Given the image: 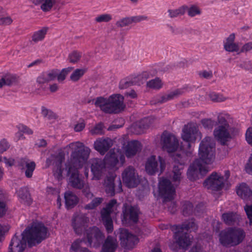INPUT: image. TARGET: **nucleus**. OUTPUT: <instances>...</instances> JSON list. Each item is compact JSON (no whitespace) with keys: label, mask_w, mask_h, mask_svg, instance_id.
Here are the masks:
<instances>
[{"label":"nucleus","mask_w":252,"mask_h":252,"mask_svg":"<svg viewBox=\"0 0 252 252\" xmlns=\"http://www.w3.org/2000/svg\"><path fill=\"white\" fill-rule=\"evenodd\" d=\"M72 152L70 161L66 167L81 168L87 161L91 152L90 149L79 141L72 142L67 145Z\"/></svg>","instance_id":"nucleus-1"},{"label":"nucleus","mask_w":252,"mask_h":252,"mask_svg":"<svg viewBox=\"0 0 252 252\" xmlns=\"http://www.w3.org/2000/svg\"><path fill=\"white\" fill-rule=\"evenodd\" d=\"M215 143L210 137H205L200 142L198 149L199 158L205 164L212 163L215 158Z\"/></svg>","instance_id":"nucleus-2"},{"label":"nucleus","mask_w":252,"mask_h":252,"mask_svg":"<svg viewBox=\"0 0 252 252\" xmlns=\"http://www.w3.org/2000/svg\"><path fill=\"white\" fill-rule=\"evenodd\" d=\"M245 237V233L243 229L230 228L220 233L219 240L223 246H236L242 242Z\"/></svg>","instance_id":"nucleus-3"},{"label":"nucleus","mask_w":252,"mask_h":252,"mask_svg":"<svg viewBox=\"0 0 252 252\" xmlns=\"http://www.w3.org/2000/svg\"><path fill=\"white\" fill-rule=\"evenodd\" d=\"M24 231H26L28 244L31 246L40 243L47 237V228L41 222L33 223L31 228Z\"/></svg>","instance_id":"nucleus-4"},{"label":"nucleus","mask_w":252,"mask_h":252,"mask_svg":"<svg viewBox=\"0 0 252 252\" xmlns=\"http://www.w3.org/2000/svg\"><path fill=\"white\" fill-rule=\"evenodd\" d=\"M208 171V167L200 159H195L188 170V178L190 181L196 180L203 177Z\"/></svg>","instance_id":"nucleus-5"},{"label":"nucleus","mask_w":252,"mask_h":252,"mask_svg":"<svg viewBox=\"0 0 252 252\" xmlns=\"http://www.w3.org/2000/svg\"><path fill=\"white\" fill-rule=\"evenodd\" d=\"M202 134L194 125H185L182 130V138L186 142L188 149L191 147L190 142H194L197 139H201Z\"/></svg>","instance_id":"nucleus-6"},{"label":"nucleus","mask_w":252,"mask_h":252,"mask_svg":"<svg viewBox=\"0 0 252 252\" xmlns=\"http://www.w3.org/2000/svg\"><path fill=\"white\" fill-rule=\"evenodd\" d=\"M165 167V162L162 158L158 157V161L155 156H152L147 159L145 170L148 174L153 175L156 173H162Z\"/></svg>","instance_id":"nucleus-7"},{"label":"nucleus","mask_w":252,"mask_h":252,"mask_svg":"<svg viewBox=\"0 0 252 252\" xmlns=\"http://www.w3.org/2000/svg\"><path fill=\"white\" fill-rule=\"evenodd\" d=\"M124 97L120 94H116L111 95L108 98L106 113H118L123 110L125 107L124 103Z\"/></svg>","instance_id":"nucleus-8"},{"label":"nucleus","mask_w":252,"mask_h":252,"mask_svg":"<svg viewBox=\"0 0 252 252\" xmlns=\"http://www.w3.org/2000/svg\"><path fill=\"white\" fill-rule=\"evenodd\" d=\"M88 245L94 248L98 247L105 236L96 227H90L86 230Z\"/></svg>","instance_id":"nucleus-9"},{"label":"nucleus","mask_w":252,"mask_h":252,"mask_svg":"<svg viewBox=\"0 0 252 252\" xmlns=\"http://www.w3.org/2000/svg\"><path fill=\"white\" fill-rule=\"evenodd\" d=\"M68 184L74 189H81L85 186V182L80 176L78 169L73 167H66Z\"/></svg>","instance_id":"nucleus-10"},{"label":"nucleus","mask_w":252,"mask_h":252,"mask_svg":"<svg viewBox=\"0 0 252 252\" xmlns=\"http://www.w3.org/2000/svg\"><path fill=\"white\" fill-rule=\"evenodd\" d=\"M105 190L108 195L113 196L116 192L122 191V185L120 178L112 175L108 176L105 180Z\"/></svg>","instance_id":"nucleus-11"},{"label":"nucleus","mask_w":252,"mask_h":252,"mask_svg":"<svg viewBox=\"0 0 252 252\" xmlns=\"http://www.w3.org/2000/svg\"><path fill=\"white\" fill-rule=\"evenodd\" d=\"M27 243H28V240L26 231H23L19 236H18L16 233L11 240L8 252H23L26 247Z\"/></svg>","instance_id":"nucleus-12"},{"label":"nucleus","mask_w":252,"mask_h":252,"mask_svg":"<svg viewBox=\"0 0 252 252\" xmlns=\"http://www.w3.org/2000/svg\"><path fill=\"white\" fill-rule=\"evenodd\" d=\"M119 238L121 246L127 250L133 249L139 242V239L136 235L124 228L120 229Z\"/></svg>","instance_id":"nucleus-13"},{"label":"nucleus","mask_w":252,"mask_h":252,"mask_svg":"<svg viewBox=\"0 0 252 252\" xmlns=\"http://www.w3.org/2000/svg\"><path fill=\"white\" fill-rule=\"evenodd\" d=\"M204 185L213 190H219L224 186V178L220 174L213 172L204 182Z\"/></svg>","instance_id":"nucleus-14"},{"label":"nucleus","mask_w":252,"mask_h":252,"mask_svg":"<svg viewBox=\"0 0 252 252\" xmlns=\"http://www.w3.org/2000/svg\"><path fill=\"white\" fill-rule=\"evenodd\" d=\"M159 193L165 201H169L173 198L175 193V189L170 181L167 179H163L159 183Z\"/></svg>","instance_id":"nucleus-15"},{"label":"nucleus","mask_w":252,"mask_h":252,"mask_svg":"<svg viewBox=\"0 0 252 252\" xmlns=\"http://www.w3.org/2000/svg\"><path fill=\"white\" fill-rule=\"evenodd\" d=\"M162 148L168 153L175 151L178 148L179 142L174 135L165 131L161 135Z\"/></svg>","instance_id":"nucleus-16"},{"label":"nucleus","mask_w":252,"mask_h":252,"mask_svg":"<svg viewBox=\"0 0 252 252\" xmlns=\"http://www.w3.org/2000/svg\"><path fill=\"white\" fill-rule=\"evenodd\" d=\"M122 178L126 185L128 188H134L139 183V180L135 169L129 166L123 171Z\"/></svg>","instance_id":"nucleus-17"},{"label":"nucleus","mask_w":252,"mask_h":252,"mask_svg":"<svg viewBox=\"0 0 252 252\" xmlns=\"http://www.w3.org/2000/svg\"><path fill=\"white\" fill-rule=\"evenodd\" d=\"M140 213V210L137 206L126 207L123 210L122 220L136 223L138 221Z\"/></svg>","instance_id":"nucleus-18"},{"label":"nucleus","mask_w":252,"mask_h":252,"mask_svg":"<svg viewBox=\"0 0 252 252\" xmlns=\"http://www.w3.org/2000/svg\"><path fill=\"white\" fill-rule=\"evenodd\" d=\"M88 221V218L83 214L74 216L72 220V225L75 232L78 235H81L85 229V224Z\"/></svg>","instance_id":"nucleus-19"},{"label":"nucleus","mask_w":252,"mask_h":252,"mask_svg":"<svg viewBox=\"0 0 252 252\" xmlns=\"http://www.w3.org/2000/svg\"><path fill=\"white\" fill-rule=\"evenodd\" d=\"M91 164V172L93 175V179L99 180L102 174V170L105 167L103 160L100 158L92 159L90 161Z\"/></svg>","instance_id":"nucleus-20"},{"label":"nucleus","mask_w":252,"mask_h":252,"mask_svg":"<svg viewBox=\"0 0 252 252\" xmlns=\"http://www.w3.org/2000/svg\"><path fill=\"white\" fill-rule=\"evenodd\" d=\"M175 162L177 164H175L173 167L172 181L174 182L175 185L177 186L183 177L182 174L185 161L184 159H181L179 160L175 158Z\"/></svg>","instance_id":"nucleus-21"},{"label":"nucleus","mask_w":252,"mask_h":252,"mask_svg":"<svg viewBox=\"0 0 252 252\" xmlns=\"http://www.w3.org/2000/svg\"><path fill=\"white\" fill-rule=\"evenodd\" d=\"M120 158L122 165L125 161L124 156L121 155L119 153H115L114 150H110L105 156L103 161L105 165H108L112 167L115 166L119 162Z\"/></svg>","instance_id":"nucleus-22"},{"label":"nucleus","mask_w":252,"mask_h":252,"mask_svg":"<svg viewBox=\"0 0 252 252\" xmlns=\"http://www.w3.org/2000/svg\"><path fill=\"white\" fill-rule=\"evenodd\" d=\"M177 231L174 234L175 238L178 245L183 249L187 248L191 243L190 238L187 232H183L179 229H176Z\"/></svg>","instance_id":"nucleus-23"},{"label":"nucleus","mask_w":252,"mask_h":252,"mask_svg":"<svg viewBox=\"0 0 252 252\" xmlns=\"http://www.w3.org/2000/svg\"><path fill=\"white\" fill-rule=\"evenodd\" d=\"M112 145L113 142L110 138L99 139L94 142V148L101 155H103Z\"/></svg>","instance_id":"nucleus-24"},{"label":"nucleus","mask_w":252,"mask_h":252,"mask_svg":"<svg viewBox=\"0 0 252 252\" xmlns=\"http://www.w3.org/2000/svg\"><path fill=\"white\" fill-rule=\"evenodd\" d=\"M35 5H40V9L44 12L50 11L54 6H58L59 0H31Z\"/></svg>","instance_id":"nucleus-25"},{"label":"nucleus","mask_w":252,"mask_h":252,"mask_svg":"<svg viewBox=\"0 0 252 252\" xmlns=\"http://www.w3.org/2000/svg\"><path fill=\"white\" fill-rule=\"evenodd\" d=\"M142 149V145L140 142L133 140L127 143L125 147V154L127 158H131L135 156Z\"/></svg>","instance_id":"nucleus-26"},{"label":"nucleus","mask_w":252,"mask_h":252,"mask_svg":"<svg viewBox=\"0 0 252 252\" xmlns=\"http://www.w3.org/2000/svg\"><path fill=\"white\" fill-rule=\"evenodd\" d=\"M118 247L116 239L108 236L103 243L100 252H115Z\"/></svg>","instance_id":"nucleus-27"},{"label":"nucleus","mask_w":252,"mask_h":252,"mask_svg":"<svg viewBox=\"0 0 252 252\" xmlns=\"http://www.w3.org/2000/svg\"><path fill=\"white\" fill-rule=\"evenodd\" d=\"M154 117L153 116L144 118L137 122L133 128L136 130V134H140L143 132L144 130L148 128L154 121Z\"/></svg>","instance_id":"nucleus-28"},{"label":"nucleus","mask_w":252,"mask_h":252,"mask_svg":"<svg viewBox=\"0 0 252 252\" xmlns=\"http://www.w3.org/2000/svg\"><path fill=\"white\" fill-rule=\"evenodd\" d=\"M235 35L234 33L230 34L223 43L224 49L229 52H238L239 50L238 44L234 42Z\"/></svg>","instance_id":"nucleus-29"},{"label":"nucleus","mask_w":252,"mask_h":252,"mask_svg":"<svg viewBox=\"0 0 252 252\" xmlns=\"http://www.w3.org/2000/svg\"><path fill=\"white\" fill-rule=\"evenodd\" d=\"M182 92L179 89H176L167 94L157 96L156 101L158 103H163L169 100L173 99L181 95Z\"/></svg>","instance_id":"nucleus-30"},{"label":"nucleus","mask_w":252,"mask_h":252,"mask_svg":"<svg viewBox=\"0 0 252 252\" xmlns=\"http://www.w3.org/2000/svg\"><path fill=\"white\" fill-rule=\"evenodd\" d=\"M228 127L218 126L214 131L215 137L220 140L223 145H224L227 138L230 137L228 131Z\"/></svg>","instance_id":"nucleus-31"},{"label":"nucleus","mask_w":252,"mask_h":252,"mask_svg":"<svg viewBox=\"0 0 252 252\" xmlns=\"http://www.w3.org/2000/svg\"><path fill=\"white\" fill-rule=\"evenodd\" d=\"M240 216L236 212H228L221 215V220L227 225H232L239 221Z\"/></svg>","instance_id":"nucleus-32"},{"label":"nucleus","mask_w":252,"mask_h":252,"mask_svg":"<svg viewBox=\"0 0 252 252\" xmlns=\"http://www.w3.org/2000/svg\"><path fill=\"white\" fill-rule=\"evenodd\" d=\"M64 158L61 156H57L54 158V161L53 164H55V168L53 169L54 176L58 180L62 179L63 171L62 162Z\"/></svg>","instance_id":"nucleus-33"},{"label":"nucleus","mask_w":252,"mask_h":252,"mask_svg":"<svg viewBox=\"0 0 252 252\" xmlns=\"http://www.w3.org/2000/svg\"><path fill=\"white\" fill-rule=\"evenodd\" d=\"M17 192L21 203L27 205H30L32 204V200L27 187L21 188Z\"/></svg>","instance_id":"nucleus-34"},{"label":"nucleus","mask_w":252,"mask_h":252,"mask_svg":"<svg viewBox=\"0 0 252 252\" xmlns=\"http://www.w3.org/2000/svg\"><path fill=\"white\" fill-rule=\"evenodd\" d=\"M236 192L238 195L244 200H247L252 196V189L245 183L240 184Z\"/></svg>","instance_id":"nucleus-35"},{"label":"nucleus","mask_w":252,"mask_h":252,"mask_svg":"<svg viewBox=\"0 0 252 252\" xmlns=\"http://www.w3.org/2000/svg\"><path fill=\"white\" fill-rule=\"evenodd\" d=\"M65 204L67 209L74 207L78 202V197L70 191H66L64 194Z\"/></svg>","instance_id":"nucleus-36"},{"label":"nucleus","mask_w":252,"mask_h":252,"mask_svg":"<svg viewBox=\"0 0 252 252\" xmlns=\"http://www.w3.org/2000/svg\"><path fill=\"white\" fill-rule=\"evenodd\" d=\"M48 29V27H44L41 29L34 32L32 36V41L36 43L39 41H42L44 39Z\"/></svg>","instance_id":"nucleus-37"},{"label":"nucleus","mask_w":252,"mask_h":252,"mask_svg":"<svg viewBox=\"0 0 252 252\" xmlns=\"http://www.w3.org/2000/svg\"><path fill=\"white\" fill-rule=\"evenodd\" d=\"M182 6L185 8L184 14L187 11L189 17H193L199 15L201 13V9L196 4H190L189 6L183 5Z\"/></svg>","instance_id":"nucleus-38"},{"label":"nucleus","mask_w":252,"mask_h":252,"mask_svg":"<svg viewBox=\"0 0 252 252\" xmlns=\"http://www.w3.org/2000/svg\"><path fill=\"white\" fill-rule=\"evenodd\" d=\"M175 227H176V229H179L183 232H184V230L188 231L190 229L194 230L197 228L195 222L192 219L184 222L181 225H176Z\"/></svg>","instance_id":"nucleus-39"},{"label":"nucleus","mask_w":252,"mask_h":252,"mask_svg":"<svg viewBox=\"0 0 252 252\" xmlns=\"http://www.w3.org/2000/svg\"><path fill=\"white\" fill-rule=\"evenodd\" d=\"M146 86L150 89L158 90L162 87L163 83L159 78L157 77L148 81Z\"/></svg>","instance_id":"nucleus-40"},{"label":"nucleus","mask_w":252,"mask_h":252,"mask_svg":"<svg viewBox=\"0 0 252 252\" xmlns=\"http://www.w3.org/2000/svg\"><path fill=\"white\" fill-rule=\"evenodd\" d=\"M184 7L183 6L179 7L177 9H169L167 11L168 17L170 18H175L179 16L184 15Z\"/></svg>","instance_id":"nucleus-41"},{"label":"nucleus","mask_w":252,"mask_h":252,"mask_svg":"<svg viewBox=\"0 0 252 252\" xmlns=\"http://www.w3.org/2000/svg\"><path fill=\"white\" fill-rule=\"evenodd\" d=\"M5 86H11L16 83L17 81V77L16 75L11 74H6L2 77Z\"/></svg>","instance_id":"nucleus-42"},{"label":"nucleus","mask_w":252,"mask_h":252,"mask_svg":"<svg viewBox=\"0 0 252 252\" xmlns=\"http://www.w3.org/2000/svg\"><path fill=\"white\" fill-rule=\"evenodd\" d=\"M84 69H76L70 76V80L73 82L78 81L84 74L85 72Z\"/></svg>","instance_id":"nucleus-43"},{"label":"nucleus","mask_w":252,"mask_h":252,"mask_svg":"<svg viewBox=\"0 0 252 252\" xmlns=\"http://www.w3.org/2000/svg\"><path fill=\"white\" fill-rule=\"evenodd\" d=\"M92 135H102L104 134V126L102 123L96 124L90 131Z\"/></svg>","instance_id":"nucleus-44"},{"label":"nucleus","mask_w":252,"mask_h":252,"mask_svg":"<svg viewBox=\"0 0 252 252\" xmlns=\"http://www.w3.org/2000/svg\"><path fill=\"white\" fill-rule=\"evenodd\" d=\"M108 99H105L102 97H98L96 98L94 104L96 106L100 108L101 110L106 113V110L107 107Z\"/></svg>","instance_id":"nucleus-45"},{"label":"nucleus","mask_w":252,"mask_h":252,"mask_svg":"<svg viewBox=\"0 0 252 252\" xmlns=\"http://www.w3.org/2000/svg\"><path fill=\"white\" fill-rule=\"evenodd\" d=\"M103 200L102 197H96L93 199L90 203L86 205L84 208L87 210L94 209L100 205L103 201Z\"/></svg>","instance_id":"nucleus-46"},{"label":"nucleus","mask_w":252,"mask_h":252,"mask_svg":"<svg viewBox=\"0 0 252 252\" xmlns=\"http://www.w3.org/2000/svg\"><path fill=\"white\" fill-rule=\"evenodd\" d=\"M73 69L72 67H68L67 68H63L61 72L59 70L57 79L59 82L63 81L66 75L70 73Z\"/></svg>","instance_id":"nucleus-47"},{"label":"nucleus","mask_w":252,"mask_h":252,"mask_svg":"<svg viewBox=\"0 0 252 252\" xmlns=\"http://www.w3.org/2000/svg\"><path fill=\"white\" fill-rule=\"evenodd\" d=\"M182 209L184 216H189L193 212V205L189 202H186L183 205Z\"/></svg>","instance_id":"nucleus-48"},{"label":"nucleus","mask_w":252,"mask_h":252,"mask_svg":"<svg viewBox=\"0 0 252 252\" xmlns=\"http://www.w3.org/2000/svg\"><path fill=\"white\" fill-rule=\"evenodd\" d=\"M41 114L44 117L49 120L54 119L56 118V114L53 111L44 106L41 107Z\"/></svg>","instance_id":"nucleus-49"},{"label":"nucleus","mask_w":252,"mask_h":252,"mask_svg":"<svg viewBox=\"0 0 252 252\" xmlns=\"http://www.w3.org/2000/svg\"><path fill=\"white\" fill-rule=\"evenodd\" d=\"M35 168V163L34 161L30 162L26 166L25 176L27 178H30L32 177L33 172Z\"/></svg>","instance_id":"nucleus-50"},{"label":"nucleus","mask_w":252,"mask_h":252,"mask_svg":"<svg viewBox=\"0 0 252 252\" xmlns=\"http://www.w3.org/2000/svg\"><path fill=\"white\" fill-rule=\"evenodd\" d=\"M81 57V53L77 51H74L70 53L68 55V60L70 63H76L80 59Z\"/></svg>","instance_id":"nucleus-51"},{"label":"nucleus","mask_w":252,"mask_h":252,"mask_svg":"<svg viewBox=\"0 0 252 252\" xmlns=\"http://www.w3.org/2000/svg\"><path fill=\"white\" fill-rule=\"evenodd\" d=\"M201 124L205 128L212 129L217 125V122L211 119H204L201 120Z\"/></svg>","instance_id":"nucleus-52"},{"label":"nucleus","mask_w":252,"mask_h":252,"mask_svg":"<svg viewBox=\"0 0 252 252\" xmlns=\"http://www.w3.org/2000/svg\"><path fill=\"white\" fill-rule=\"evenodd\" d=\"M131 24L130 17H125L120 19L116 23V25L119 28L128 26Z\"/></svg>","instance_id":"nucleus-53"},{"label":"nucleus","mask_w":252,"mask_h":252,"mask_svg":"<svg viewBox=\"0 0 252 252\" xmlns=\"http://www.w3.org/2000/svg\"><path fill=\"white\" fill-rule=\"evenodd\" d=\"M112 19V16L110 14H103L97 16L95 18V21L98 23L108 22Z\"/></svg>","instance_id":"nucleus-54"},{"label":"nucleus","mask_w":252,"mask_h":252,"mask_svg":"<svg viewBox=\"0 0 252 252\" xmlns=\"http://www.w3.org/2000/svg\"><path fill=\"white\" fill-rule=\"evenodd\" d=\"M45 72L46 73L47 77L50 82L54 80L56 78H57L59 69H53Z\"/></svg>","instance_id":"nucleus-55"},{"label":"nucleus","mask_w":252,"mask_h":252,"mask_svg":"<svg viewBox=\"0 0 252 252\" xmlns=\"http://www.w3.org/2000/svg\"><path fill=\"white\" fill-rule=\"evenodd\" d=\"M152 76L153 75L150 71H143L138 76V79L141 81V84H143L148 79Z\"/></svg>","instance_id":"nucleus-56"},{"label":"nucleus","mask_w":252,"mask_h":252,"mask_svg":"<svg viewBox=\"0 0 252 252\" xmlns=\"http://www.w3.org/2000/svg\"><path fill=\"white\" fill-rule=\"evenodd\" d=\"M209 97L213 101L221 102L225 100V98L222 95H220L215 93H211L209 94Z\"/></svg>","instance_id":"nucleus-57"},{"label":"nucleus","mask_w":252,"mask_h":252,"mask_svg":"<svg viewBox=\"0 0 252 252\" xmlns=\"http://www.w3.org/2000/svg\"><path fill=\"white\" fill-rule=\"evenodd\" d=\"M13 20L10 16H4V14L0 18V26H8L12 24Z\"/></svg>","instance_id":"nucleus-58"},{"label":"nucleus","mask_w":252,"mask_h":252,"mask_svg":"<svg viewBox=\"0 0 252 252\" xmlns=\"http://www.w3.org/2000/svg\"><path fill=\"white\" fill-rule=\"evenodd\" d=\"M113 210H109L106 208H104L101 211V217L102 220H105L107 219H112L111 217V213Z\"/></svg>","instance_id":"nucleus-59"},{"label":"nucleus","mask_w":252,"mask_h":252,"mask_svg":"<svg viewBox=\"0 0 252 252\" xmlns=\"http://www.w3.org/2000/svg\"><path fill=\"white\" fill-rule=\"evenodd\" d=\"M49 82L45 71L41 73L36 79V82L39 84H43Z\"/></svg>","instance_id":"nucleus-60"},{"label":"nucleus","mask_w":252,"mask_h":252,"mask_svg":"<svg viewBox=\"0 0 252 252\" xmlns=\"http://www.w3.org/2000/svg\"><path fill=\"white\" fill-rule=\"evenodd\" d=\"M108 233H111L113 230V223L112 219L102 220Z\"/></svg>","instance_id":"nucleus-61"},{"label":"nucleus","mask_w":252,"mask_h":252,"mask_svg":"<svg viewBox=\"0 0 252 252\" xmlns=\"http://www.w3.org/2000/svg\"><path fill=\"white\" fill-rule=\"evenodd\" d=\"M198 75L201 78L210 79L213 77V72L211 70H202L199 71Z\"/></svg>","instance_id":"nucleus-62"},{"label":"nucleus","mask_w":252,"mask_h":252,"mask_svg":"<svg viewBox=\"0 0 252 252\" xmlns=\"http://www.w3.org/2000/svg\"><path fill=\"white\" fill-rule=\"evenodd\" d=\"M82 193L88 199H92L94 196V194L90 191V188L89 186L85 184V186L82 188Z\"/></svg>","instance_id":"nucleus-63"},{"label":"nucleus","mask_w":252,"mask_h":252,"mask_svg":"<svg viewBox=\"0 0 252 252\" xmlns=\"http://www.w3.org/2000/svg\"><path fill=\"white\" fill-rule=\"evenodd\" d=\"M244 210L246 213L248 219L250 220V223L252 224V205H246L244 207Z\"/></svg>","instance_id":"nucleus-64"}]
</instances>
